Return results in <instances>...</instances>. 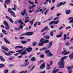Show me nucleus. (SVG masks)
Instances as JSON below:
<instances>
[{
	"instance_id": "f257e3e1",
	"label": "nucleus",
	"mask_w": 73,
	"mask_h": 73,
	"mask_svg": "<svg viewBox=\"0 0 73 73\" xmlns=\"http://www.w3.org/2000/svg\"><path fill=\"white\" fill-rule=\"evenodd\" d=\"M68 58V56H64L62 57L61 59L58 62V65H59L58 68L60 69H63L65 67L64 65H65V62H64L65 59Z\"/></svg>"
},
{
	"instance_id": "f03ea898",
	"label": "nucleus",
	"mask_w": 73,
	"mask_h": 73,
	"mask_svg": "<svg viewBox=\"0 0 73 73\" xmlns=\"http://www.w3.org/2000/svg\"><path fill=\"white\" fill-rule=\"evenodd\" d=\"M8 11L10 13H11L12 16H13V17H16V15H15V12L12 11V9H11V8H8Z\"/></svg>"
},
{
	"instance_id": "7ed1b4c3",
	"label": "nucleus",
	"mask_w": 73,
	"mask_h": 73,
	"mask_svg": "<svg viewBox=\"0 0 73 73\" xmlns=\"http://www.w3.org/2000/svg\"><path fill=\"white\" fill-rule=\"evenodd\" d=\"M3 24L4 25L6 26L5 27V28L7 30H9L10 29V27L8 25V23L7 22V21H5L3 22Z\"/></svg>"
},
{
	"instance_id": "20e7f679",
	"label": "nucleus",
	"mask_w": 73,
	"mask_h": 73,
	"mask_svg": "<svg viewBox=\"0 0 73 73\" xmlns=\"http://www.w3.org/2000/svg\"><path fill=\"white\" fill-rule=\"evenodd\" d=\"M25 61L26 63H25V64H23L22 65H21V67H24L25 66H27L28 65H29V62H28V61H29V60L26 59L25 60Z\"/></svg>"
},
{
	"instance_id": "39448f33",
	"label": "nucleus",
	"mask_w": 73,
	"mask_h": 73,
	"mask_svg": "<svg viewBox=\"0 0 73 73\" xmlns=\"http://www.w3.org/2000/svg\"><path fill=\"white\" fill-rule=\"evenodd\" d=\"M33 34V33L32 32H27L24 34L21 35V36H31V35H32Z\"/></svg>"
},
{
	"instance_id": "423d86ee",
	"label": "nucleus",
	"mask_w": 73,
	"mask_h": 73,
	"mask_svg": "<svg viewBox=\"0 0 73 73\" xmlns=\"http://www.w3.org/2000/svg\"><path fill=\"white\" fill-rule=\"evenodd\" d=\"M10 3L11 1L10 0H6L5 1V3H4V5L5 9H7V5H6V4H9Z\"/></svg>"
},
{
	"instance_id": "0eeeda50",
	"label": "nucleus",
	"mask_w": 73,
	"mask_h": 73,
	"mask_svg": "<svg viewBox=\"0 0 73 73\" xmlns=\"http://www.w3.org/2000/svg\"><path fill=\"white\" fill-rule=\"evenodd\" d=\"M26 50H27V52L28 53H29V52H31L32 50V47H29L27 48Z\"/></svg>"
},
{
	"instance_id": "6e6552de",
	"label": "nucleus",
	"mask_w": 73,
	"mask_h": 73,
	"mask_svg": "<svg viewBox=\"0 0 73 73\" xmlns=\"http://www.w3.org/2000/svg\"><path fill=\"white\" fill-rule=\"evenodd\" d=\"M6 19H9V21L11 23H13V21L12 20V18L9 17L8 16L6 15Z\"/></svg>"
},
{
	"instance_id": "1a4fd4ad",
	"label": "nucleus",
	"mask_w": 73,
	"mask_h": 73,
	"mask_svg": "<svg viewBox=\"0 0 73 73\" xmlns=\"http://www.w3.org/2000/svg\"><path fill=\"white\" fill-rule=\"evenodd\" d=\"M23 13L22 12L21 13V15H22V16H24V15L25 14H26V15H27V13H26V9H24L23 12Z\"/></svg>"
},
{
	"instance_id": "9d476101",
	"label": "nucleus",
	"mask_w": 73,
	"mask_h": 73,
	"mask_svg": "<svg viewBox=\"0 0 73 73\" xmlns=\"http://www.w3.org/2000/svg\"><path fill=\"white\" fill-rule=\"evenodd\" d=\"M58 21H53L52 22H51L49 24V25H51V24H57L58 23Z\"/></svg>"
},
{
	"instance_id": "9b49d317",
	"label": "nucleus",
	"mask_w": 73,
	"mask_h": 73,
	"mask_svg": "<svg viewBox=\"0 0 73 73\" xmlns=\"http://www.w3.org/2000/svg\"><path fill=\"white\" fill-rule=\"evenodd\" d=\"M0 60H1V61H2V62H4V61H5V59L4 58H3L2 56H0Z\"/></svg>"
},
{
	"instance_id": "f8f14e48",
	"label": "nucleus",
	"mask_w": 73,
	"mask_h": 73,
	"mask_svg": "<svg viewBox=\"0 0 73 73\" xmlns=\"http://www.w3.org/2000/svg\"><path fill=\"white\" fill-rule=\"evenodd\" d=\"M4 41L6 43L8 44H10V42H9V41L8 40V39H6V38H4Z\"/></svg>"
},
{
	"instance_id": "ddd939ff",
	"label": "nucleus",
	"mask_w": 73,
	"mask_h": 73,
	"mask_svg": "<svg viewBox=\"0 0 73 73\" xmlns=\"http://www.w3.org/2000/svg\"><path fill=\"white\" fill-rule=\"evenodd\" d=\"M1 48L4 49L5 50H6V51H8L9 50V49L7 48H6V47L2 46L1 47Z\"/></svg>"
},
{
	"instance_id": "4468645a",
	"label": "nucleus",
	"mask_w": 73,
	"mask_h": 73,
	"mask_svg": "<svg viewBox=\"0 0 73 73\" xmlns=\"http://www.w3.org/2000/svg\"><path fill=\"white\" fill-rule=\"evenodd\" d=\"M68 19H70V20H72L70 21H69V23L70 24H72V23H73V18L72 17H70Z\"/></svg>"
},
{
	"instance_id": "2eb2a0df",
	"label": "nucleus",
	"mask_w": 73,
	"mask_h": 73,
	"mask_svg": "<svg viewBox=\"0 0 73 73\" xmlns=\"http://www.w3.org/2000/svg\"><path fill=\"white\" fill-rule=\"evenodd\" d=\"M2 52L3 53H5V55H7V56H11V54L7 53L5 52L4 50H2Z\"/></svg>"
},
{
	"instance_id": "dca6fc26",
	"label": "nucleus",
	"mask_w": 73,
	"mask_h": 73,
	"mask_svg": "<svg viewBox=\"0 0 73 73\" xmlns=\"http://www.w3.org/2000/svg\"><path fill=\"white\" fill-rule=\"evenodd\" d=\"M69 58L70 59L73 60V52L69 55Z\"/></svg>"
},
{
	"instance_id": "f3484780",
	"label": "nucleus",
	"mask_w": 73,
	"mask_h": 73,
	"mask_svg": "<svg viewBox=\"0 0 73 73\" xmlns=\"http://www.w3.org/2000/svg\"><path fill=\"white\" fill-rule=\"evenodd\" d=\"M45 63H43L42 64L41 66H40V68H41V69H43V68H45Z\"/></svg>"
},
{
	"instance_id": "a211bd4d",
	"label": "nucleus",
	"mask_w": 73,
	"mask_h": 73,
	"mask_svg": "<svg viewBox=\"0 0 73 73\" xmlns=\"http://www.w3.org/2000/svg\"><path fill=\"white\" fill-rule=\"evenodd\" d=\"M70 13H71V11L70 10H66V15H69Z\"/></svg>"
},
{
	"instance_id": "6ab92c4d",
	"label": "nucleus",
	"mask_w": 73,
	"mask_h": 73,
	"mask_svg": "<svg viewBox=\"0 0 73 73\" xmlns=\"http://www.w3.org/2000/svg\"><path fill=\"white\" fill-rule=\"evenodd\" d=\"M56 32V30L50 32V34L51 36H53V33H54V32Z\"/></svg>"
},
{
	"instance_id": "aec40b11",
	"label": "nucleus",
	"mask_w": 73,
	"mask_h": 73,
	"mask_svg": "<svg viewBox=\"0 0 73 73\" xmlns=\"http://www.w3.org/2000/svg\"><path fill=\"white\" fill-rule=\"evenodd\" d=\"M66 50H65L60 53V54H62V55H65Z\"/></svg>"
},
{
	"instance_id": "412c9836",
	"label": "nucleus",
	"mask_w": 73,
	"mask_h": 73,
	"mask_svg": "<svg viewBox=\"0 0 73 73\" xmlns=\"http://www.w3.org/2000/svg\"><path fill=\"white\" fill-rule=\"evenodd\" d=\"M53 56V54L51 52H49L48 54H47V57H52Z\"/></svg>"
},
{
	"instance_id": "4be33fe9",
	"label": "nucleus",
	"mask_w": 73,
	"mask_h": 73,
	"mask_svg": "<svg viewBox=\"0 0 73 73\" xmlns=\"http://www.w3.org/2000/svg\"><path fill=\"white\" fill-rule=\"evenodd\" d=\"M52 42H50L49 43V46L48 47V48H51V46H52Z\"/></svg>"
},
{
	"instance_id": "5701e85b",
	"label": "nucleus",
	"mask_w": 73,
	"mask_h": 73,
	"mask_svg": "<svg viewBox=\"0 0 73 73\" xmlns=\"http://www.w3.org/2000/svg\"><path fill=\"white\" fill-rule=\"evenodd\" d=\"M23 47L21 46H17L15 47V49H17L18 48H23Z\"/></svg>"
},
{
	"instance_id": "b1692460",
	"label": "nucleus",
	"mask_w": 73,
	"mask_h": 73,
	"mask_svg": "<svg viewBox=\"0 0 73 73\" xmlns=\"http://www.w3.org/2000/svg\"><path fill=\"white\" fill-rule=\"evenodd\" d=\"M26 50H25L23 51V52L21 53V54H22V55L26 54H27V52H26Z\"/></svg>"
},
{
	"instance_id": "393cba45",
	"label": "nucleus",
	"mask_w": 73,
	"mask_h": 73,
	"mask_svg": "<svg viewBox=\"0 0 73 73\" xmlns=\"http://www.w3.org/2000/svg\"><path fill=\"white\" fill-rule=\"evenodd\" d=\"M58 71H59V69H58L52 71V73H56L58 72Z\"/></svg>"
},
{
	"instance_id": "a878e982",
	"label": "nucleus",
	"mask_w": 73,
	"mask_h": 73,
	"mask_svg": "<svg viewBox=\"0 0 73 73\" xmlns=\"http://www.w3.org/2000/svg\"><path fill=\"white\" fill-rule=\"evenodd\" d=\"M62 36V33H60L59 35H58L56 36L57 38H59L61 37Z\"/></svg>"
},
{
	"instance_id": "bb28decb",
	"label": "nucleus",
	"mask_w": 73,
	"mask_h": 73,
	"mask_svg": "<svg viewBox=\"0 0 73 73\" xmlns=\"http://www.w3.org/2000/svg\"><path fill=\"white\" fill-rule=\"evenodd\" d=\"M24 27V26L22 25H20V27H19V30L22 29Z\"/></svg>"
},
{
	"instance_id": "cd10ccee",
	"label": "nucleus",
	"mask_w": 73,
	"mask_h": 73,
	"mask_svg": "<svg viewBox=\"0 0 73 73\" xmlns=\"http://www.w3.org/2000/svg\"><path fill=\"white\" fill-rule=\"evenodd\" d=\"M63 4V2H60L59 4H58L56 5V7H60V6H61V5H62Z\"/></svg>"
},
{
	"instance_id": "c85d7f7f",
	"label": "nucleus",
	"mask_w": 73,
	"mask_h": 73,
	"mask_svg": "<svg viewBox=\"0 0 73 73\" xmlns=\"http://www.w3.org/2000/svg\"><path fill=\"white\" fill-rule=\"evenodd\" d=\"M14 8H12V9L14 11H16V5L14 4Z\"/></svg>"
},
{
	"instance_id": "c756f323",
	"label": "nucleus",
	"mask_w": 73,
	"mask_h": 73,
	"mask_svg": "<svg viewBox=\"0 0 73 73\" xmlns=\"http://www.w3.org/2000/svg\"><path fill=\"white\" fill-rule=\"evenodd\" d=\"M31 61H36V58L35 57H33L31 59Z\"/></svg>"
},
{
	"instance_id": "7c9ffc66",
	"label": "nucleus",
	"mask_w": 73,
	"mask_h": 73,
	"mask_svg": "<svg viewBox=\"0 0 73 73\" xmlns=\"http://www.w3.org/2000/svg\"><path fill=\"white\" fill-rule=\"evenodd\" d=\"M5 66V65L4 64H0V68H4Z\"/></svg>"
},
{
	"instance_id": "2f4dec72",
	"label": "nucleus",
	"mask_w": 73,
	"mask_h": 73,
	"mask_svg": "<svg viewBox=\"0 0 73 73\" xmlns=\"http://www.w3.org/2000/svg\"><path fill=\"white\" fill-rule=\"evenodd\" d=\"M35 66H33L31 68V69L29 70V72H31V71H32L35 68Z\"/></svg>"
},
{
	"instance_id": "473e14b6",
	"label": "nucleus",
	"mask_w": 73,
	"mask_h": 73,
	"mask_svg": "<svg viewBox=\"0 0 73 73\" xmlns=\"http://www.w3.org/2000/svg\"><path fill=\"white\" fill-rule=\"evenodd\" d=\"M44 38H46V39H49L50 38V36H49V35H47L44 36Z\"/></svg>"
},
{
	"instance_id": "72a5a7b5",
	"label": "nucleus",
	"mask_w": 73,
	"mask_h": 73,
	"mask_svg": "<svg viewBox=\"0 0 73 73\" xmlns=\"http://www.w3.org/2000/svg\"><path fill=\"white\" fill-rule=\"evenodd\" d=\"M2 32L5 35H8V34L7 33H6V31H5L4 30L2 29Z\"/></svg>"
},
{
	"instance_id": "f704fd0d",
	"label": "nucleus",
	"mask_w": 73,
	"mask_h": 73,
	"mask_svg": "<svg viewBox=\"0 0 73 73\" xmlns=\"http://www.w3.org/2000/svg\"><path fill=\"white\" fill-rule=\"evenodd\" d=\"M44 29L45 31L46 30H49L50 29L49 28H48V26H46L44 28Z\"/></svg>"
},
{
	"instance_id": "c9c22d12",
	"label": "nucleus",
	"mask_w": 73,
	"mask_h": 73,
	"mask_svg": "<svg viewBox=\"0 0 73 73\" xmlns=\"http://www.w3.org/2000/svg\"><path fill=\"white\" fill-rule=\"evenodd\" d=\"M49 42V40H48L47 39L45 40L43 42L44 43H48V42Z\"/></svg>"
},
{
	"instance_id": "e433bc0d",
	"label": "nucleus",
	"mask_w": 73,
	"mask_h": 73,
	"mask_svg": "<svg viewBox=\"0 0 73 73\" xmlns=\"http://www.w3.org/2000/svg\"><path fill=\"white\" fill-rule=\"evenodd\" d=\"M44 38H42L40 41V42L44 43Z\"/></svg>"
},
{
	"instance_id": "4c0bfd02",
	"label": "nucleus",
	"mask_w": 73,
	"mask_h": 73,
	"mask_svg": "<svg viewBox=\"0 0 73 73\" xmlns=\"http://www.w3.org/2000/svg\"><path fill=\"white\" fill-rule=\"evenodd\" d=\"M49 52H50V50H47L45 51V53H46L48 54L49 53Z\"/></svg>"
},
{
	"instance_id": "58836bf2",
	"label": "nucleus",
	"mask_w": 73,
	"mask_h": 73,
	"mask_svg": "<svg viewBox=\"0 0 73 73\" xmlns=\"http://www.w3.org/2000/svg\"><path fill=\"white\" fill-rule=\"evenodd\" d=\"M18 23H21V24H23V22H22V20H21V19H19V21H18Z\"/></svg>"
},
{
	"instance_id": "ea45409f",
	"label": "nucleus",
	"mask_w": 73,
	"mask_h": 73,
	"mask_svg": "<svg viewBox=\"0 0 73 73\" xmlns=\"http://www.w3.org/2000/svg\"><path fill=\"white\" fill-rule=\"evenodd\" d=\"M72 68V67L71 66H68L67 68V70H70Z\"/></svg>"
},
{
	"instance_id": "a19ab883",
	"label": "nucleus",
	"mask_w": 73,
	"mask_h": 73,
	"mask_svg": "<svg viewBox=\"0 0 73 73\" xmlns=\"http://www.w3.org/2000/svg\"><path fill=\"white\" fill-rule=\"evenodd\" d=\"M44 45V43H39L38 44V46H42Z\"/></svg>"
},
{
	"instance_id": "79ce46f5",
	"label": "nucleus",
	"mask_w": 73,
	"mask_h": 73,
	"mask_svg": "<svg viewBox=\"0 0 73 73\" xmlns=\"http://www.w3.org/2000/svg\"><path fill=\"white\" fill-rule=\"evenodd\" d=\"M21 42L22 44H25L26 43H27V41H22Z\"/></svg>"
},
{
	"instance_id": "37998d69",
	"label": "nucleus",
	"mask_w": 73,
	"mask_h": 73,
	"mask_svg": "<svg viewBox=\"0 0 73 73\" xmlns=\"http://www.w3.org/2000/svg\"><path fill=\"white\" fill-rule=\"evenodd\" d=\"M64 40H65V39H66V38L67 37L66 36V35H64Z\"/></svg>"
},
{
	"instance_id": "c03bdc74",
	"label": "nucleus",
	"mask_w": 73,
	"mask_h": 73,
	"mask_svg": "<svg viewBox=\"0 0 73 73\" xmlns=\"http://www.w3.org/2000/svg\"><path fill=\"white\" fill-rule=\"evenodd\" d=\"M22 51L23 50H19L16 51V52L17 53H19V52H22Z\"/></svg>"
},
{
	"instance_id": "a18cd8bd",
	"label": "nucleus",
	"mask_w": 73,
	"mask_h": 73,
	"mask_svg": "<svg viewBox=\"0 0 73 73\" xmlns=\"http://www.w3.org/2000/svg\"><path fill=\"white\" fill-rule=\"evenodd\" d=\"M28 1L30 4H34V3L33 2H31V1Z\"/></svg>"
},
{
	"instance_id": "49530a36",
	"label": "nucleus",
	"mask_w": 73,
	"mask_h": 73,
	"mask_svg": "<svg viewBox=\"0 0 73 73\" xmlns=\"http://www.w3.org/2000/svg\"><path fill=\"white\" fill-rule=\"evenodd\" d=\"M4 71V73H7L8 72L9 70H5Z\"/></svg>"
},
{
	"instance_id": "de8ad7c7",
	"label": "nucleus",
	"mask_w": 73,
	"mask_h": 73,
	"mask_svg": "<svg viewBox=\"0 0 73 73\" xmlns=\"http://www.w3.org/2000/svg\"><path fill=\"white\" fill-rule=\"evenodd\" d=\"M36 44H37V42H34L33 44V45L34 46H35Z\"/></svg>"
},
{
	"instance_id": "09e8293b",
	"label": "nucleus",
	"mask_w": 73,
	"mask_h": 73,
	"mask_svg": "<svg viewBox=\"0 0 73 73\" xmlns=\"http://www.w3.org/2000/svg\"><path fill=\"white\" fill-rule=\"evenodd\" d=\"M40 58H44V55L43 54H42L40 55Z\"/></svg>"
},
{
	"instance_id": "8fccbe9b",
	"label": "nucleus",
	"mask_w": 73,
	"mask_h": 73,
	"mask_svg": "<svg viewBox=\"0 0 73 73\" xmlns=\"http://www.w3.org/2000/svg\"><path fill=\"white\" fill-rule=\"evenodd\" d=\"M9 53H15V52L12 51H10L9 52Z\"/></svg>"
},
{
	"instance_id": "3c124183",
	"label": "nucleus",
	"mask_w": 73,
	"mask_h": 73,
	"mask_svg": "<svg viewBox=\"0 0 73 73\" xmlns=\"http://www.w3.org/2000/svg\"><path fill=\"white\" fill-rule=\"evenodd\" d=\"M69 53H70V51H68V52H67V51H66L65 53V55L68 54Z\"/></svg>"
},
{
	"instance_id": "603ef678",
	"label": "nucleus",
	"mask_w": 73,
	"mask_h": 73,
	"mask_svg": "<svg viewBox=\"0 0 73 73\" xmlns=\"http://www.w3.org/2000/svg\"><path fill=\"white\" fill-rule=\"evenodd\" d=\"M70 45V43L68 42H66V46H68V45Z\"/></svg>"
},
{
	"instance_id": "864d4df0",
	"label": "nucleus",
	"mask_w": 73,
	"mask_h": 73,
	"mask_svg": "<svg viewBox=\"0 0 73 73\" xmlns=\"http://www.w3.org/2000/svg\"><path fill=\"white\" fill-rule=\"evenodd\" d=\"M33 21H30V23L31 25H33Z\"/></svg>"
},
{
	"instance_id": "5fc2aeb1",
	"label": "nucleus",
	"mask_w": 73,
	"mask_h": 73,
	"mask_svg": "<svg viewBox=\"0 0 73 73\" xmlns=\"http://www.w3.org/2000/svg\"><path fill=\"white\" fill-rule=\"evenodd\" d=\"M47 67H48V68H47V69H50V67H50V65H48L47 66Z\"/></svg>"
},
{
	"instance_id": "6e6d98bb",
	"label": "nucleus",
	"mask_w": 73,
	"mask_h": 73,
	"mask_svg": "<svg viewBox=\"0 0 73 73\" xmlns=\"http://www.w3.org/2000/svg\"><path fill=\"white\" fill-rule=\"evenodd\" d=\"M37 22H36L35 23V24L34 25V26H35V27H37V26H36V25H37Z\"/></svg>"
},
{
	"instance_id": "4d7b16f0",
	"label": "nucleus",
	"mask_w": 73,
	"mask_h": 73,
	"mask_svg": "<svg viewBox=\"0 0 73 73\" xmlns=\"http://www.w3.org/2000/svg\"><path fill=\"white\" fill-rule=\"evenodd\" d=\"M3 35L2 33H1V35H0V36L1 37V38H3Z\"/></svg>"
},
{
	"instance_id": "13d9d810",
	"label": "nucleus",
	"mask_w": 73,
	"mask_h": 73,
	"mask_svg": "<svg viewBox=\"0 0 73 73\" xmlns=\"http://www.w3.org/2000/svg\"><path fill=\"white\" fill-rule=\"evenodd\" d=\"M29 21V19H28L27 20H26L25 21V23H28V22Z\"/></svg>"
},
{
	"instance_id": "bf43d9fd",
	"label": "nucleus",
	"mask_w": 73,
	"mask_h": 73,
	"mask_svg": "<svg viewBox=\"0 0 73 73\" xmlns=\"http://www.w3.org/2000/svg\"><path fill=\"white\" fill-rule=\"evenodd\" d=\"M20 54V53H18L16 54H14V55H15V56H17L18 55V54Z\"/></svg>"
},
{
	"instance_id": "052dcab7",
	"label": "nucleus",
	"mask_w": 73,
	"mask_h": 73,
	"mask_svg": "<svg viewBox=\"0 0 73 73\" xmlns=\"http://www.w3.org/2000/svg\"><path fill=\"white\" fill-rule=\"evenodd\" d=\"M70 27H68L66 28V29H70Z\"/></svg>"
},
{
	"instance_id": "680f3d73",
	"label": "nucleus",
	"mask_w": 73,
	"mask_h": 73,
	"mask_svg": "<svg viewBox=\"0 0 73 73\" xmlns=\"http://www.w3.org/2000/svg\"><path fill=\"white\" fill-rule=\"evenodd\" d=\"M72 70H68V73H72Z\"/></svg>"
},
{
	"instance_id": "e2e57ef3",
	"label": "nucleus",
	"mask_w": 73,
	"mask_h": 73,
	"mask_svg": "<svg viewBox=\"0 0 73 73\" xmlns=\"http://www.w3.org/2000/svg\"><path fill=\"white\" fill-rule=\"evenodd\" d=\"M54 6H53L51 8V10L52 11L54 8Z\"/></svg>"
},
{
	"instance_id": "0e129e2a",
	"label": "nucleus",
	"mask_w": 73,
	"mask_h": 73,
	"mask_svg": "<svg viewBox=\"0 0 73 73\" xmlns=\"http://www.w3.org/2000/svg\"><path fill=\"white\" fill-rule=\"evenodd\" d=\"M15 29V31H19V29H17V28H14Z\"/></svg>"
},
{
	"instance_id": "69168bd1",
	"label": "nucleus",
	"mask_w": 73,
	"mask_h": 73,
	"mask_svg": "<svg viewBox=\"0 0 73 73\" xmlns=\"http://www.w3.org/2000/svg\"><path fill=\"white\" fill-rule=\"evenodd\" d=\"M73 37L71 39V40L70 41V42H73Z\"/></svg>"
},
{
	"instance_id": "338daca9",
	"label": "nucleus",
	"mask_w": 73,
	"mask_h": 73,
	"mask_svg": "<svg viewBox=\"0 0 73 73\" xmlns=\"http://www.w3.org/2000/svg\"><path fill=\"white\" fill-rule=\"evenodd\" d=\"M44 31H45V30L44 29V28L43 29H42V30L41 31V32L42 33V32H44Z\"/></svg>"
},
{
	"instance_id": "774afa93",
	"label": "nucleus",
	"mask_w": 73,
	"mask_h": 73,
	"mask_svg": "<svg viewBox=\"0 0 73 73\" xmlns=\"http://www.w3.org/2000/svg\"><path fill=\"white\" fill-rule=\"evenodd\" d=\"M69 5H71L72 6H73V3H70L69 4Z\"/></svg>"
}]
</instances>
